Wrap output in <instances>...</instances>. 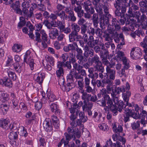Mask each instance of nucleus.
<instances>
[{
    "label": "nucleus",
    "instance_id": "nucleus-57",
    "mask_svg": "<svg viewBox=\"0 0 147 147\" xmlns=\"http://www.w3.org/2000/svg\"><path fill=\"white\" fill-rule=\"evenodd\" d=\"M131 95V92L128 90L126 91L125 93H123L122 94V96L124 100V101H129Z\"/></svg>",
    "mask_w": 147,
    "mask_h": 147
},
{
    "label": "nucleus",
    "instance_id": "nucleus-40",
    "mask_svg": "<svg viewBox=\"0 0 147 147\" xmlns=\"http://www.w3.org/2000/svg\"><path fill=\"white\" fill-rule=\"evenodd\" d=\"M65 81L63 79H62V80L59 81V84L60 86V88L63 91L68 92L69 91H67V88L69 89V87H68L67 84L65 85Z\"/></svg>",
    "mask_w": 147,
    "mask_h": 147
},
{
    "label": "nucleus",
    "instance_id": "nucleus-6",
    "mask_svg": "<svg viewBox=\"0 0 147 147\" xmlns=\"http://www.w3.org/2000/svg\"><path fill=\"white\" fill-rule=\"evenodd\" d=\"M134 107L135 111L139 114L141 124H145V118L147 117V111L144 109L143 107H139L138 105H135Z\"/></svg>",
    "mask_w": 147,
    "mask_h": 147
},
{
    "label": "nucleus",
    "instance_id": "nucleus-18",
    "mask_svg": "<svg viewBox=\"0 0 147 147\" xmlns=\"http://www.w3.org/2000/svg\"><path fill=\"white\" fill-rule=\"evenodd\" d=\"M69 41L71 42L76 41L78 39H81L82 36L80 35H78V33L71 32L69 36Z\"/></svg>",
    "mask_w": 147,
    "mask_h": 147
},
{
    "label": "nucleus",
    "instance_id": "nucleus-26",
    "mask_svg": "<svg viewBox=\"0 0 147 147\" xmlns=\"http://www.w3.org/2000/svg\"><path fill=\"white\" fill-rule=\"evenodd\" d=\"M32 6L30 7L29 11V14H28V17L29 18L33 17L34 14L33 11L37 8V5L35 3H32L31 4Z\"/></svg>",
    "mask_w": 147,
    "mask_h": 147
},
{
    "label": "nucleus",
    "instance_id": "nucleus-25",
    "mask_svg": "<svg viewBox=\"0 0 147 147\" xmlns=\"http://www.w3.org/2000/svg\"><path fill=\"white\" fill-rule=\"evenodd\" d=\"M51 119L52 121V123L54 127L56 129H58L59 126V119L57 117L54 115H53L51 116Z\"/></svg>",
    "mask_w": 147,
    "mask_h": 147
},
{
    "label": "nucleus",
    "instance_id": "nucleus-58",
    "mask_svg": "<svg viewBox=\"0 0 147 147\" xmlns=\"http://www.w3.org/2000/svg\"><path fill=\"white\" fill-rule=\"evenodd\" d=\"M7 73L9 76V77L10 79H12L13 80H15L16 79V76L14 72L7 70Z\"/></svg>",
    "mask_w": 147,
    "mask_h": 147
},
{
    "label": "nucleus",
    "instance_id": "nucleus-10",
    "mask_svg": "<svg viewBox=\"0 0 147 147\" xmlns=\"http://www.w3.org/2000/svg\"><path fill=\"white\" fill-rule=\"evenodd\" d=\"M24 62L27 63H29L31 69L32 70H33L34 63L33 59L31 58V53L29 50L27 51L24 57Z\"/></svg>",
    "mask_w": 147,
    "mask_h": 147
},
{
    "label": "nucleus",
    "instance_id": "nucleus-47",
    "mask_svg": "<svg viewBox=\"0 0 147 147\" xmlns=\"http://www.w3.org/2000/svg\"><path fill=\"white\" fill-rule=\"evenodd\" d=\"M72 32L78 33L80 30V27L79 25L75 23L72 24L71 25Z\"/></svg>",
    "mask_w": 147,
    "mask_h": 147
},
{
    "label": "nucleus",
    "instance_id": "nucleus-11",
    "mask_svg": "<svg viewBox=\"0 0 147 147\" xmlns=\"http://www.w3.org/2000/svg\"><path fill=\"white\" fill-rule=\"evenodd\" d=\"M115 66L114 64H112L110 66H107L106 67V74L107 75L109 76V78L107 79L114 80L115 79L116 71L115 69H111L114 67Z\"/></svg>",
    "mask_w": 147,
    "mask_h": 147
},
{
    "label": "nucleus",
    "instance_id": "nucleus-61",
    "mask_svg": "<svg viewBox=\"0 0 147 147\" xmlns=\"http://www.w3.org/2000/svg\"><path fill=\"white\" fill-rule=\"evenodd\" d=\"M45 59L48 63H49L50 65L53 66L54 65V59L52 57L49 56H46Z\"/></svg>",
    "mask_w": 147,
    "mask_h": 147
},
{
    "label": "nucleus",
    "instance_id": "nucleus-24",
    "mask_svg": "<svg viewBox=\"0 0 147 147\" xmlns=\"http://www.w3.org/2000/svg\"><path fill=\"white\" fill-rule=\"evenodd\" d=\"M11 100L13 104V108L18 107L19 103V100L16 97V96L13 93H11L10 95Z\"/></svg>",
    "mask_w": 147,
    "mask_h": 147
},
{
    "label": "nucleus",
    "instance_id": "nucleus-9",
    "mask_svg": "<svg viewBox=\"0 0 147 147\" xmlns=\"http://www.w3.org/2000/svg\"><path fill=\"white\" fill-rule=\"evenodd\" d=\"M0 127L9 131H13L16 128V124L13 123L9 124V121L6 119L0 121Z\"/></svg>",
    "mask_w": 147,
    "mask_h": 147
},
{
    "label": "nucleus",
    "instance_id": "nucleus-39",
    "mask_svg": "<svg viewBox=\"0 0 147 147\" xmlns=\"http://www.w3.org/2000/svg\"><path fill=\"white\" fill-rule=\"evenodd\" d=\"M77 59L78 60V63L80 65L84 64V63L86 62L87 61V58L84 57L83 55H80L76 57Z\"/></svg>",
    "mask_w": 147,
    "mask_h": 147
},
{
    "label": "nucleus",
    "instance_id": "nucleus-62",
    "mask_svg": "<svg viewBox=\"0 0 147 147\" xmlns=\"http://www.w3.org/2000/svg\"><path fill=\"white\" fill-rule=\"evenodd\" d=\"M8 95L7 93L3 92L1 94V100L2 102H5L8 99Z\"/></svg>",
    "mask_w": 147,
    "mask_h": 147
},
{
    "label": "nucleus",
    "instance_id": "nucleus-52",
    "mask_svg": "<svg viewBox=\"0 0 147 147\" xmlns=\"http://www.w3.org/2000/svg\"><path fill=\"white\" fill-rule=\"evenodd\" d=\"M8 137L10 140H15L18 138V135L16 132L12 131L10 133Z\"/></svg>",
    "mask_w": 147,
    "mask_h": 147
},
{
    "label": "nucleus",
    "instance_id": "nucleus-36",
    "mask_svg": "<svg viewBox=\"0 0 147 147\" xmlns=\"http://www.w3.org/2000/svg\"><path fill=\"white\" fill-rule=\"evenodd\" d=\"M101 62V61L100 60L99 57L97 55H94L91 58L90 60V63L92 65H96Z\"/></svg>",
    "mask_w": 147,
    "mask_h": 147
},
{
    "label": "nucleus",
    "instance_id": "nucleus-5",
    "mask_svg": "<svg viewBox=\"0 0 147 147\" xmlns=\"http://www.w3.org/2000/svg\"><path fill=\"white\" fill-rule=\"evenodd\" d=\"M113 36L115 41L117 43H119L117 45L118 49H121L122 48L123 46L125 45L124 37L123 33L119 34L117 31H115L113 33Z\"/></svg>",
    "mask_w": 147,
    "mask_h": 147
},
{
    "label": "nucleus",
    "instance_id": "nucleus-50",
    "mask_svg": "<svg viewBox=\"0 0 147 147\" xmlns=\"http://www.w3.org/2000/svg\"><path fill=\"white\" fill-rule=\"evenodd\" d=\"M9 106L5 104H1L0 108V111L2 112L3 114L6 113L9 109Z\"/></svg>",
    "mask_w": 147,
    "mask_h": 147
},
{
    "label": "nucleus",
    "instance_id": "nucleus-64",
    "mask_svg": "<svg viewBox=\"0 0 147 147\" xmlns=\"http://www.w3.org/2000/svg\"><path fill=\"white\" fill-rule=\"evenodd\" d=\"M40 33L42 35V38L43 41L44 42L47 41V40L48 36L45 30H41Z\"/></svg>",
    "mask_w": 147,
    "mask_h": 147
},
{
    "label": "nucleus",
    "instance_id": "nucleus-53",
    "mask_svg": "<svg viewBox=\"0 0 147 147\" xmlns=\"http://www.w3.org/2000/svg\"><path fill=\"white\" fill-rule=\"evenodd\" d=\"M55 24H54V27H58L60 30L61 29H63L65 25L62 22L60 21L57 20L55 22Z\"/></svg>",
    "mask_w": 147,
    "mask_h": 147
},
{
    "label": "nucleus",
    "instance_id": "nucleus-12",
    "mask_svg": "<svg viewBox=\"0 0 147 147\" xmlns=\"http://www.w3.org/2000/svg\"><path fill=\"white\" fill-rule=\"evenodd\" d=\"M142 55V53L139 48H133L131 50L130 56L132 59H137L141 57Z\"/></svg>",
    "mask_w": 147,
    "mask_h": 147
},
{
    "label": "nucleus",
    "instance_id": "nucleus-41",
    "mask_svg": "<svg viewBox=\"0 0 147 147\" xmlns=\"http://www.w3.org/2000/svg\"><path fill=\"white\" fill-rule=\"evenodd\" d=\"M47 95L48 99L50 102L54 101L56 99L55 95L51 92L47 91Z\"/></svg>",
    "mask_w": 147,
    "mask_h": 147
},
{
    "label": "nucleus",
    "instance_id": "nucleus-19",
    "mask_svg": "<svg viewBox=\"0 0 147 147\" xmlns=\"http://www.w3.org/2000/svg\"><path fill=\"white\" fill-rule=\"evenodd\" d=\"M101 47V50L100 52V57L101 58L105 57H107L109 56V51L107 49H105L104 44L103 42L100 44Z\"/></svg>",
    "mask_w": 147,
    "mask_h": 147
},
{
    "label": "nucleus",
    "instance_id": "nucleus-38",
    "mask_svg": "<svg viewBox=\"0 0 147 147\" xmlns=\"http://www.w3.org/2000/svg\"><path fill=\"white\" fill-rule=\"evenodd\" d=\"M91 94L84 92L82 94V98L84 100V102H86L89 101Z\"/></svg>",
    "mask_w": 147,
    "mask_h": 147
},
{
    "label": "nucleus",
    "instance_id": "nucleus-60",
    "mask_svg": "<svg viewBox=\"0 0 147 147\" xmlns=\"http://www.w3.org/2000/svg\"><path fill=\"white\" fill-rule=\"evenodd\" d=\"M20 22L18 23V26L19 28H20L25 25L26 23L25 19H26L25 17L24 18L22 16L20 17Z\"/></svg>",
    "mask_w": 147,
    "mask_h": 147
},
{
    "label": "nucleus",
    "instance_id": "nucleus-29",
    "mask_svg": "<svg viewBox=\"0 0 147 147\" xmlns=\"http://www.w3.org/2000/svg\"><path fill=\"white\" fill-rule=\"evenodd\" d=\"M139 8V7L135 4L133 5L130 6L128 12L131 16H133L134 13L136 12L135 11L138 10Z\"/></svg>",
    "mask_w": 147,
    "mask_h": 147
},
{
    "label": "nucleus",
    "instance_id": "nucleus-23",
    "mask_svg": "<svg viewBox=\"0 0 147 147\" xmlns=\"http://www.w3.org/2000/svg\"><path fill=\"white\" fill-rule=\"evenodd\" d=\"M112 101V99H108L107 100L105 99V98H103L101 100H100L97 101V104L99 105L100 106L105 107L106 106L107 104L109 105L111 104V101Z\"/></svg>",
    "mask_w": 147,
    "mask_h": 147
},
{
    "label": "nucleus",
    "instance_id": "nucleus-13",
    "mask_svg": "<svg viewBox=\"0 0 147 147\" xmlns=\"http://www.w3.org/2000/svg\"><path fill=\"white\" fill-rule=\"evenodd\" d=\"M99 38H97L94 39L93 36L90 35L89 36V39L87 45L90 48H93L96 45H99L101 44L102 42L99 40Z\"/></svg>",
    "mask_w": 147,
    "mask_h": 147
},
{
    "label": "nucleus",
    "instance_id": "nucleus-55",
    "mask_svg": "<svg viewBox=\"0 0 147 147\" xmlns=\"http://www.w3.org/2000/svg\"><path fill=\"white\" fill-rule=\"evenodd\" d=\"M4 86L9 88L12 87L13 84L12 81L10 80V79L5 78L4 79Z\"/></svg>",
    "mask_w": 147,
    "mask_h": 147
},
{
    "label": "nucleus",
    "instance_id": "nucleus-2",
    "mask_svg": "<svg viewBox=\"0 0 147 147\" xmlns=\"http://www.w3.org/2000/svg\"><path fill=\"white\" fill-rule=\"evenodd\" d=\"M78 72L76 71L73 73L71 72L68 76H67L68 79L71 80H76V81H83L84 76H86L87 74L86 71L81 68L78 71Z\"/></svg>",
    "mask_w": 147,
    "mask_h": 147
},
{
    "label": "nucleus",
    "instance_id": "nucleus-15",
    "mask_svg": "<svg viewBox=\"0 0 147 147\" xmlns=\"http://www.w3.org/2000/svg\"><path fill=\"white\" fill-rule=\"evenodd\" d=\"M85 4H82L83 7L87 13H90L91 14H93L94 13L95 10L94 7L92 6V3L89 2Z\"/></svg>",
    "mask_w": 147,
    "mask_h": 147
},
{
    "label": "nucleus",
    "instance_id": "nucleus-17",
    "mask_svg": "<svg viewBox=\"0 0 147 147\" xmlns=\"http://www.w3.org/2000/svg\"><path fill=\"white\" fill-rule=\"evenodd\" d=\"M124 113L126 115L131 117L134 119H137L138 118L137 113L135 112L134 110L130 109L128 107H125Z\"/></svg>",
    "mask_w": 147,
    "mask_h": 147
},
{
    "label": "nucleus",
    "instance_id": "nucleus-48",
    "mask_svg": "<svg viewBox=\"0 0 147 147\" xmlns=\"http://www.w3.org/2000/svg\"><path fill=\"white\" fill-rule=\"evenodd\" d=\"M70 123L72 128H74L78 125H80L81 124V121L79 119L70 121Z\"/></svg>",
    "mask_w": 147,
    "mask_h": 147
},
{
    "label": "nucleus",
    "instance_id": "nucleus-30",
    "mask_svg": "<svg viewBox=\"0 0 147 147\" xmlns=\"http://www.w3.org/2000/svg\"><path fill=\"white\" fill-rule=\"evenodd\" d=\"M93 14L91 20H92L93 26L95 27L96 28L98 26V15L96 13H94Z\"/></svg>",
    "mask_w": 147,
    "mask_h": 147
},
{
    "label": "nucleus",
    "instance_id": "nucleus-22",
    "mask_svg": "<svg viewBox=\"0 0 147 147\" xmlns=\"http://www.w3.org/2000/svg\"><path fill=\"white\" fill-rule=\"evenodd\" d=\"M49 36L51 39H55L59 34V31L57 28H53L49 30Z\"/></svg>",
    "mask_w": 147,
    "mask_h": 147
},
{
    "label": "nucleus",
    "instance_id": "nucleus-20",
    "mask_svg": "<svg viewBox=\"0 0 147 147\" xmlns=\"http://www.w3.org/2000/svg\"><path fill=\"white\" fill-rule=\"evenodd\" d=\"M44 129L47 132H50L53 129V127L51 125V121L47 119H46L43 123Z\"/></svg>",
    "mask_w": 147,
    "mask_h": 147
},
{
    "label": "nucleus",
    "instance_id": "nucleus-35",
    "mask_svg": "<svg viewBox=\"0 0 147 147\" xmlns=\"http://www.w3.org/2000/svg\"><path fill=\"white\" fill-rule=\"evenodd\" d=\"M13 52L16 53L20 52L22 49V46L20 44H15L12 47Z\"/></svg>",
    "mask_w": 147,
    "mask_h": 147
},
{
    "label": "nucleus",
    "instance_id": "nucleus-1",
    "mask_svg": "<svg viewBox=\"0 0 147 147\" xmlns=\"http://www.w3.org/2000/svg\"><path fill=\"white\" fill-rule=\"evenodd\" d=\"M114 6L116 9L115 13L116 16L121 18L125 16L127 7V5L120 2L115 0Z\"/></svg>",
    "mask_w": 147,
    "mask_h": 147
},
{
    "label": "nucleus",
    "instance_id": "nucleus-54",
    "mask_svg": "<svg viewBox=\"0 0 147 147\" xmlns=\"http://www.w3.org/2000/svg\"><path fill=\"white\" fill-rule=\"evenodd\" d=\"M107 90L105 88L102 89L101 90V94L102 95V96L103 98L107 100L108 99H111L109 96L107 94Z\"/></svg>",
    "mask_w": 147,
    "mask_h": 147
},
{
    "label": "nucleus",
    "instance_id": "nucleus-32",
    "mask_svg": "<svg viewBox=\"0 0 147 147\" xmlns=\"http://www.w3.org/2000/svg\"><path fill=\"white\" fill-rule=\"evenodd\" d=\"M75 50V47L72 44H69L67 46H65L63 48V50L66 52L70 51L73 52Z\"/></svg>",
    "mask_w": 147,
    "mask_h": 147
},
{
    "label": "nucleus",
    "instance_id": "nucleus-7",
    "mask_svg": "<svg viewBox=\"0 0 147 147\" xmlns=\"http://www.w3.org/2000/svg\"><path fill=\"white\" fill-rule=\"evenodd\" d=\"M78 107L77 104L74 103L71 107L69 109L70 112L71 114L69 116L70 121L76 119L77 116L79 113V110L77 109Z\"/></svg>",
    "mask_w": 147,
    "mask_h": 147
},
{
    "label": "nucleus",
    "instance_id": "nucleus-37",
    "mask_svg": "<svg viewBox=\"0 0 147 147\" xmlns=\"http://www.w3.org/2000/svg\"><path fill=\"white\" fill-rule=\"evenodd\" d=\"M84 105L82 106L83 109L84 111L91 109L93 106V103L91 102H84Z\"/></svg>",
    "mask_w": 147,
    "mask_h": 147
},
{
    "label": "nucleus",
    "instance_id": "nucleus-45",
    "mask_svg": "<svg viewBox=\"0 0 147 147\" xmlns=\"http://www.w3.org/2000/svg\"><path fill=\"white\" fill-rule=\"evenodd\" d=\"M71 128L72 134H73L74 137L76 136L77 137L79 138L80 136V132L79 131L78 128H75L73 129V128L70 127Z\"/></svg>",
    "mask_w": 147,
    "mask_h": 147
},
{
    "label": "nucleus",
    "instance_id": "nucleus-3",
    "mask_svg": "<svg viewBox=\"0 0 147 147\" xmlns=\"http://www.w3.org/2000/svg\"><path fill=\"white\" fill-rule=\"evenodd\" d=\"M111 24H109L107 26V31L111 34H113L115 31H119L121 28L120 24L117 19L112 17Z\"/></svg>",
    "mask_w": 147,
    "mask_h": 147
},
{
    "label": "nucleus",
    "instance_id": "nucleus-46",
    "mask_svg": "<svg viewBox=\"0 0 147 147\" xmlns=\"http://www.w3.org/2000/svg\"><path fill=\"white\" fill-rule=\"evenodd\" d=\"M45 77V75L43 73L39 74L36 80V81L39 84H41L42 82Z\"/></svg>",
    "mask_w": 147,
    "mask_h": 147
},
{
    "label": "nucleus",
    "instance_id": "nucleus-16",
    "mask_svg": "<svg viewBox=\"0 0 147 147\" xmlns=\"http://www.w3.org/2000/svg\"><path fill=\"white\" fill-rule=\"evenodd\" d=\"M111 104L109 105L107 104L104 109L106 112L109 111V109L113 113L114 116L116 115L118 113V111H117L116 108L115 107V105L113 104V101H111Z\"/></svg>",
    "mask_w": 147,
    "mask_h": 147
},
{
    "label": "nucleus",
    "instance_id": "nucleus-28",
    "mask_svg": "<svg viewBox=\"0 0 147 147\" xmlns=\"http://www.w3.org/2000/svg\"><path fill=\"white\" fill-rule=\"evenodd\" d=\"M23 8L22 9V13L27 20H28L29 18L28 17V14H29V11L28 8L30 7V5H22Z\"/></svg>",
    "mask_w": 147,
    "mask_h": 147
},
{
    "label": "nucleus",
    "instance_id": "nucleus-4",
    "mask_svg": "<svg viewBox=\"0 0 147 147\" xmlns=\"http://www.w3.org/2000/svg\"><path fill=\"white\" fill-rule=\"evenodd\" d=\"M71 3L74 10L77 13L78 16L79 18L82 17L83 16L84 11L83 10H82L80 1L77 0H71Z\"/></svg>",
    "mask_w": 147,
    "mask_h": 147
},
{
    "label": "nucleus",
    "instance_id": "nucleus-31",
    "mask_svg": "<svg viewBox=\"0 0 147 147\" xmlns=\"http://www.w3.org/2000/svg\"><path fill=\"white\" fill-rule=\"evenodd\" d=\"M90 47L87 45H86L85 46L84 49L85 52L87 53V55L92 57L94 55V51L93 49H90Z\"/></svg>",
    "mask_w": 147,
    "mask_h": 147
},
{
    "label": "nucleus",
    "instance_id": "nucleus-34",
    "mask_svg": "<svg viewBox=\"0 0 147 147\" xmlns=\"http://www.w3.org/2000/svg\"><path fill=\"white\" fill-rule=\"evenodd\" d=\"M57 17H59L60 18L63 20L67 19L68 18V16L63 11H62L60 12H57Z\"/></svg>",
    "mask_w": 147,
    "mask_h": 147
},
{
    "label": "nucleus",
    "instance_id": "nucleus-51",
    "mask_svg": "<svg viewBox=\"0 0 147 147\" xmlns=\"http://www.w3.org/2000/svg\"><path fill=\"white\" fill-rule=\"evenodd\" d=\"M13 65L16 71L19 73L21 72L22 67L20 65V63L16 62L14 63Z\"/></svg>",
    "mask_w": 147,
    "mask_h": 147
},
{
    "label": "nucleus",
    "instance_id": "nucleus-27",
    "mask_svg": "<svg viewBox=\"0 0 147 147\" xmlns=\"http://www.w3.org/2000/svg\"><path fill=\"white\" fill-rule=\"evenodd\" d=\"M94 68L95 71H97L100 72H104V67L101 61L95 65L94 66Z\"/></svg>",
    "mask_w": 147,
    "mask_h": 147
},
{
    "label": "nucleus",
    "instance_id": "nucleus-33",
    "mask_svg": "<svg viewBox=\"0 0 147 147\" xmlns=\"http://www.w3.org/2000/svg\"><path fill=\"white\" fill-rule=\"evenodd\" d=\"M129 67V66H128L127 65V67H126L125 66H124L120 71L117 72V73L119 74V75L120 77L125 78L127 76L125 70V69L127 70Z\"/></svg>",
    "mask_w": 147,
    "mask_h": 147
},
{
    "label": "nucleus",
    "instance_id": "nucleus-42",
    "mask_svg": "<svg viewBox=\"0 0 147 147\" xmlns=\"http://www.w3.org/2000/svg\"><path fill=\"white\" fill-rule=\"evenodd\" d=\"M78 82V90L79 92L82 94L84 92L83 88L84 87V81H76Z\"/></svg>",
    "mask_w": 147,
    "mask_h": 147
},
{
    "label": "nucleus",
    "instance_id": "nucleus-44",
    "mask_svg": "<svg viewBox=\"0 0 147 147\" xmlns=\"http://www.w3.org/2000/svg\"><path fill=\"white\" fill-rule=\"evenodd\" d=\"M117 105V107L115 105V107L116 108V110L117 111H118L119 112H121L123 109L125 110V107L124 106H125V105L122 101L119 102Z\"/></svg>",
    "mask_w": 147,
    "mask_h": 147
},
{
    "label": "nucleus",
    "instance_id": "nucleus-14",
    "mask_svg": "<svg viewBox=\"0 0 147 147\" xmlns=\"http://www.w3.org/2000/svg\"><path fill=\"white\" fill-rule=\"evenodd\" d=\"M50 109L53 113L55 115H59L61 111L59 109V106L55 103H52L49 104Z\"/></svg>",
    "mask_w": 147,
    "mask_h": 147
},
{
    "label": "nucleus",
    "instance_id": "nucleus-43",
    "mask_svg": "<svg viewBox=\"0 0 147 147\" xmlns=\"http://www.w3.org/2000/svg\"><path fill=\"white\" fill-rule=\"evenodd\" d=\"M107 57L101 58L102 63L106 66V67L107 66L109 67L111 65L114 64V65H115V62H110L107 59Z\"/></svg>",
    "mask_w": 147,
    "mask_h": 147
},
{
    "label": "nucleus",
    "instance_id": "nucleus-8",
    "mask_svg": "<svg viewBox=\"0 0 147 147\" xmlns=\"http://www.w3.org/2000/svg\"><path fill=\"white\" fill-rule=\"evenodd\" d=\"M67 132L65 133L64 135L65 137V140L63 138L61 140V142L63 141L64 142V145L65 146H69L68 144L69 141L72 138L75 139L76 138L75 137H74L73 134H72L71 128L70 127H68L67 129Z\"/></svg>",
    "mask_w": 147,
    "mask_h": 147
},
{
    "label": "nucleus",
    "instance_id": "nucleus-21",
    "mask_svg": "<svg viewBox=\"0 0 147 147\" xmlns=\"http://www.w3.org/2000/svg\"><path fill=\"white\" fill-rule=\"evenodd\" d=\"M113 80L110 79H104L102 80V83L103 85H107V89L108 92H110L111 90V87L113 84Z\"/></svg>",
    "mask_w": 147,
    "mask_h": 147
},
{
    "label": "nucleus",
    "instance_id": "nucleus-63",
    "mask_svg": "<svg viewBox=\"0 0 147 147\" xmlns=\"http://www.w3.org/2000/svg\"><path fill=\"white\" fill-rule=\"evenodd\" d=\"M18 132L20 133V135L22 136H24L25 137H26L28 135V133L26 131L23 127L21 130L20 129L18 130Z\"/></svg>",
    "mask_w": 147,
    "mask_h": 147
},
{
    "label": "nucleus",
    "instance_id": "nucleus-56",
    "mask_svg": "<svg viewBox=\"0 0 147 147\" xmlns=\"http://www.w3.org/2000/svg\"><path fill=\"white\" fill-rule=\"evenodd\" d=\"M79 115L80 119L82 122H84L87 121V118L86 116H85L84 115V112H80L79 111V113L78 114Z\"/></svg>",
    "mask_w": 147,
    "mask_h": 147
},
{
    "label": "nucleus",
    "instance_id": "nucleus-49",
    "mask_svg": "<svg viewBox=\"0 0 147 147\" xmlns=\"http://www.w3.org/2000/svg\"><path fill=\"white\" fill-rule=\"evenodd\" d=\"M113 131L116 133L121 132L123 131V128L119 124L118 125V127H117L116 124H114L113 127Z\"/></svg>",
    "mask_w": 147,
    "mask_h": 147
},
{
    "label": "nucleus",
    "instance_id": "nucleus-59",
    "mask_svg": "<svg viewBox=\"0 0 147 147\" xmlns=\"http://www.w3.org/2000/svg\"><path fill=\"white\" fill-rule=\"evenodd\" d=\"M94 8L96 11L99 15H101L103 14V10L102 7L100 4L98 5H94Z\"/></svg>",
    "mask_w": 147,
    "mask_h": 147
}]
</instances>
